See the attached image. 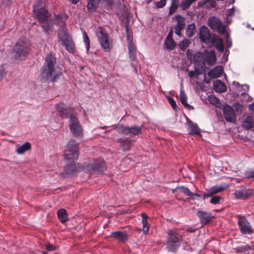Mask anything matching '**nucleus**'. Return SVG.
Masks as SVG:
<instances>
[{
	"label": "nucleus",
	"instance_id": "1",
	"mask_svg": "<svg viewBox=\"0 0 254 254\" xmlns=\"http://www.w3.org/2000/svg\"><path fill=\"white\" fill-rule=\"evenodd\" d=\"M45 0H35L33 12L43 29V32L49 34L52 26L51 15L48 10L45 8Z\"/></svg>",
	"mask_w": 254,
	"mask_h": 254
},
{
	"label": "nucleus",
	"instance_id": "2",
	"mask_svg": "<svg viewBox=\"0 0 254 254\" xmlns=\"http://www.w3.org/2000/svg\"><path fill=\"white\" fill-rule=\"evenodd\" d=\"M56 63V59L53 54L50 53L46 56L41 72L42 82H46L51 78V82L54 83L57 82L63 77V73L61 71L55 72L52 76Z\"/></svg>",
	"mask_w": 254,
	"mask_h": 254
},
{
	"label": "nucleus",
	"instance_id": "3",
	"mask_svg": "<svg viewBox=\"0 0 254 254\" xmlns=\"http://www.w3.org/2000/svg\"><path fill=\"white\" fill-rule=\"evenodd\" d=\"M96 35L103 50L106 53L110 52L113 48V42L107 31L103 28L99 27Z\"/></svg>",
	"mask_w": 254,
	"mask_h": 254
},
{
	"label": "nucleus",
	"instance_id": "4",
	"mask_svg": "<svg viewBox=\"0 0 254 254\" xmlns=\"http://www.w3.org/2000/svg\"><path fill=\"white\" fill-rule=\"evenodd\" d=\"M30 45L28 43L23 41H19L15 44L12 55L13 58L16 60H24L28 55Z\"/></svg>",
	"mask_w": 254,
	"mask_h": 254
},
{
	"label": "nucleus",
	"instance_id": "5",
	"mask_svg": "<svg viewBox=\"0 0 254 254\" xmlns=\"http://www.w3.org/2000/svg\"><path fill=\"white\" fill-rule=\"evenodd\" d=\"M83 170L90 175L102 173L106 170L105 162L101 159L93 160L84 166Z\"/></svg>",
	"mask_w": 254,
	"mask_h": 254
},
{
	"label": "nucleus",
	"instance_id": "6",
	"mask_svg": "<svg viewBox=\"0 0 254 254\" xmlns=\"http://www.w3.org/2000/svg\"><path fill=\"white\" fill-rule=\"evenodd\" d=\"M182 238L177 230H170L168 233L166 247L168 251L174 252L180 246Z\"/></svg>",
	"mask_w": 254,
	"mask_h": 254
},
{
	"label": "nucleus",
	"instance_id": "7",
	"mask_svg": "<svg viewBox=\"0 0 254 254\" xmlns=\"http://www.w3.org/2000/svg\"><path fill=\"white\" fill-rule=\"evenodd\" d=\"M78 143L74 139H71L67 143L65 149V160H77L78 158Z\"/></svg>",
	"mask_w": 254,
	"mask_h": 254
},
{
	"label": "nucleus",
	"instance_id": "8",
	"mask_svg": "<svg viewBox=\"0 0 254 254\" xmlns=\"http://www.w3.org/2000/svg\"><path fill=\"white\" fill-rule=\"evenodd\" d=\"M69 127L73 136L80 138L83 137L82 127L76 116L71 117L69 121Z\"/></svg>",
	"mask_w": 254,
	"mask_h": 254
},
{
	"label": "nucleus",
	"instance_id": "9",
	"mask_svg": "<svg viewBox=\"0 0 254 254\" xmlns=\"http://www.w3.org/2000/svg\"><path fill=\"white\" fill-rule=\"evenodd\" d=\"M59 117L62 119H69L71 116H75L72 114V110L70 107H66L64 104L60 102L55 105Z\"/></svg>",
	"mask_w": 254,
	"mask_h": 254
},
{
	"label": "nucleus",
	"instance_id": "10",
	"mask_svg": "<svg viewBox=\"0 0 254 254\" xmlns=\"http://www.w3.org/2000/svg\"><path fill=\"white\" fill-rule=\"evenodd\" d=\"M238 225L241 234L244 235L251 234L254 230L247 219L245 216L238 215Z\"/></svg>",
	"mask_w": 254,
	"mask_h": 254
},
{
	"label": "nucleus",
	"instance_id": "11",
	"mask_svg": "<svg viewBox=\"0 0 254 254\" xmlns=\"http://www.w3.org/2000/svg\"><path fill=\"white\" fill-rule=\"evenodd\" d=\"M193 62L196 66V71L197 74H201L205 67L204 53H196L193 56Z\"/></svg>",
	"mask_w": 254,
	"mask_h": 254
},
{
	"label": "nucleus",
	"instance_id": "12",
	"mask_svg": "<svg viewBox=\"0 0 254 254\" xmlns=\"http://www.w3.org/2000/svg\"><path fill=\"white\" fill-rule=\"evenodd\" d=\"M209 27L219 33L224 34L225 32V26L222 24L221 21L215 17H211L208 19Z\"/></svg>",
	"mask_w": 254,
	"mask_h": 254
},
{
	"label": "nucleus",
	"instance_id": "13",
	"mask_svg": "<svg viewBox=\"0 0 254 254\" xmlns=\"http://www.w3.org/2000/svg\"><path fill=\"white\" fill-rule=\"evenodd\" d=\"M234 194L237 199L245 200L254 195V190L250 189L238 190L235 191Z\"/></svg>",
	"mask_w": 254,
	"mask_h": 254
},
{
	"label": "nucleus",
	"instance_id": "14",
	"mask_svg": "<svg viewBox=\"0 0 254 254\" xmlns=\"http://www.w3.org/2000/svg\"><path fill=\"white\" fill-rule=\"evenodd\" d=\"M77 160H66V165L64 167L65 172L63 173L61 175L64 177H67L77 172L78 168L75 163Z\"/></svg>",
	"mask_w": 254,
	"mask_h": 254
},
{
	"label": "nucleus",
	"instance_id": "15",
	"mask_svg": "<svg viewBox=\"0 0 254 254\" xmlns=\"http://www.w3.org/2000/svg\"><path fill=\"white\" fill-rule=\"evenodd\" d=\"M223 112L225 120L230 123H235L236 116L234 109L230 105H225L223 107Z\"/></svg>",
	"mask_w": 254,
	"mask_h": 254
},
{
	"label": "nucleus",
	"instance_id": "16",
	"mask_svg": "<svg viewBox=\"0 0 254 254\" xmlns=\"http://www.w3.org/2000/svg\"><path fill=\"white\" fill-rule=\"evenodd\" d=\"M199 36L201 40L205 44H209L212 38L209 29L205 26H202L200 29Z\"/></svg>",
	"mask_w": 254,
	"mask_h": 254
},
{
	"label": "nucleus",
	"instance_id": "17",
	"mask_svg": "<svg viewBox=\"0 0 254 254\" xmlns=\"http://www.w3.org/2000/svg\"><path fill=\"white\" fill-rule=\"evenodd\" d=\"M177 23L175 25V33L178 36H181V32L184 29L185 26V19L180 14H178L175 17Z\"/></svg>",
	"mask_w": 254,
	"mask_h": 254
},
{
	"label": "nucleus",
	"instance_id": "18",
	"mask_svg": "<svg viewBox=\"0 0 254 254\" xmlns=\"http://www.w3.org/2000/svg\"><path fill=\"white\" fill-rule=\"evenodd\" d=\"M205 64L212 65L216 62V55L213 51H205L204 52Z\"/></svg>",
	"mask_w": 254,
	"mask_h": 254
},
{
	"label": "nucleus",
	"instance_id": "19",
	"mask_svg": "<svg viewBox=\"0 0 254 254\" xmlns=\"http://www.w3.org/2000/svg\"><path fill=\"white\" fill-rule=\"evenodd\" d=\"M116 141L121 144L120 148L123 151L128 150L132 142V140L129 137L118 138Z\"/></svg>",
	"mask_w": 254,
	"mask_h": 254
},
{
	"label": "nucleus",
	"instance_id": "20",
	"mask_svg": "<svg viewBox=\"0 0 254 254\" xmlns=\"http://www.w3.org/2000/svg\"><path fill=\"white\" fill-rule=\"evenodd\" d=\"M197 215L200 219V223L202 224H207L213 218V216L210 213L202 211H198Z\"/></svg>",
	"mask_w": 254,
	"mask_h": 254
},
{
	"label": "nucleus",
	"instance_id": "21",
	"mask_svg": "<svg viewBox=\"0 0 254 254\" xmlns=\"http://www.w3.org/2000/svg\"><path fill=\"white\" fill-rule=\"evenodd\" d=\"M210 43L215 44V47L219 52H222L224 50V44L223 40L215 35H212V38Z\"/></svg>",
	"mask_w": 254,
	"mask_h": 254
},
{
	"label": "nucleus",
	"instance_id": "22",
	"mask_svg": "<svg viewBox=\"0 0 254 254\" xmlns=\"http://www.w3.org/2000/svg\"><path fill=\"white\" fill-rule=\"evenodd\" d=\"M223 71L221 66H216L209 71L208 75L211 78H218L222 75Z\"/></svg>",
	"mask_w": 254,
	"mask_h": 254
},
{
	"label": "nucleus",
	"instance_id": "23",
	"mask_svg": "<svg viewBox=\"0 0 254 254\" xmlns=\"http://www.w3.org/2000/svg\"><path fill=\"white\" fill-rule=\"evenodd\" d=\"M87 0V9L90 12H94L96 11L99 7L100 0Z\"/></svg>",
	"mask_w": 254,
	"mask_h": 254
},
{
	"label": "nucleus",
	"instance_id": "24",
	"mask_svg": "<svg viewBox=\"0 0 254 254\" xmlns=\"http://www.w3.org/2000/svg\"><path fill=\"white\" fill-rule=\"evenodd\" d=\"M198 6L205 9H210L216 6V2L214 0H201L198 3Z\"/></svg>",
	"mask_w": 254,
	"mask_h": 254
},
{
	"label": "nucleus",
	"instance_id": "25",
	"mask_svg": "<svg viewBox=\"0 0 254 254\" xmlns=\"http://www.w3.org/2000/svg\"><path fill=\"white\" fill-rule=\"evenodd\" d=\"M213 88L216 92L218 93H223L227 90L226 86L220 80H216L214 81Z\"/></svg>",
	"mask_w": 254,
	"mask_h": 254
},
{
	"label": "nucleus",
	"instance_id": "26",
	"mask_svg": "<svg viewBox=\"0 0 254 254\" xmlns=\"http://www.w3.org/2000/svg\"><path fill=\"white\" fill-rule=\"evenodd\" d=\"M58 38L61 41L62 45H65V43L72 40L71 37L69 34L64 30L59 31L58 32Z\"/></svg>",
	"mask_w": 254,
	"mask_h": 254
},
{
	"label": "nucleus",
	"instance_id": "27",
	"mask_svg": "<svg viewBox=\"0 0 254 254\" xmlns=\"http://www.w3.org/2000/svg\"><path fill=\"white\" fill-rule=\"evenodd\" d=\"M224 190V188L218 186H214L208 190H207V193H205L203 195V199H205L207 197H209L214 194L220 192Z\"/></svg>",
	"mask_w": 254,
	"mask_h": 254
},
{
	"label": "nucleus",
	"instance_id": "28",
	"mask_svg": "<svg viewBox=\"0 0 254 254\" xmlns=\"http://www.w3.org/2000/svg\"><path fill=\"white\" fill-rule=\"evenodd\" d=\"M111 236L120 241L125 242L127 239V236L126 232L121 231L113 232L111 233Z\"/></svg>",
	"mask_w": 254,
	"mask_h": 254
},
{
	"label": "nucleus",
	"instance_id": "29",
	"mask_svg": "<svg viewBox=\"0 0 254 254\" xmlns=\"http://www.w3.org/2000/svg\"><path fill=\"white\" fill-rule=\"evenodd\" d=\"M67 17L68 16L66 14H55L54 18V24L57 25H63L65 23V21L67 19Z\"/></svg>",
	"mask_w": 254,
	"mask_h": 254
},
{
	"label": "nucleus",
	"instance_id": "30",
	"mask_svg": "<svg viewBox=\"0 0 254 254\" xmlns=\"http://www.w3.org/2000/svg\"><path fill=\"white\" fill-rule=\"evenodd\" d=\"M188 129L192 135H200V129L197 124L191 122H188Z\"/></svg>",
	"mask_w": 254,
	"mask_h": 254
},
{
	"label": "nucleus",
	"instance_id": "31",
	"mask_svg": "<svg viewBox=\"0 0 254 254\" xmlns=\"http://www.w3.org/2000/svg\"><path fill=\"white\" fill-rule=\"evenodd\" d=\"M242 126L247 129L254 128V119L251 116H247L243 121Z\"/></svg>",
	"mask_w": 254,
	"mask_h": 254
},
{
	"label": "nucleus",
	"instance_id": "32",
	"mask_svg": "<svg viewBox=\"0 0 254 254\" xmlns=\"http://www.w3.org/2000/svg\"><path fill=\"white\" fill-rule=\"evenodd\" d=\"M57 215L59 220L62 223H64L68 220V215L66 211L64 208H61L58 210Z\"/></svg>",
	"mask_w": 254,
	"mask_h": 254
},
{
	"label": "nucleus",
	"instance_id": "33",
	"mask_svg": "<svg viewBox=\"0 0 254 254\" xmlns=\"http://www.w3.org/2000/svg\"><path fill=\"white\" fill-rule=\"evenodd\" d=\"M113 129H116L119 133H122L126 135L128 134V127H125L122 125L115 124L112 126Z\"/></svg>",
	"mask_w": 254,
	"mask_h": 254
},
{
	"label": "nucleus",
	"instance_id": "34",
	"mask_svg": "<svg viewBox=\"0 0 254 254\" xmlns=\"http://www.w3.org/2000/svg\"><path fill=\"white\" fill-rule=\"evenodd\" d=\"M31 148V144L29 142H26L21 146H17L16 152L19 154H23Z\"/></svg>",
	"mask_w": 254,
	"mask_h": 254
},
{
	"label": "nucleus",
	"instance_id": "35",
	"mask_svg": "<svg viewBox=\"0 0 254 254\" xmlns=\"http://www.w3.org/2000/svg\"><path fill=\"white\" fill-rule=\"evenodd\" d=\"M171 6L169 8V15H173L179 7V0H171Z\"/></svg>",
	"mask_w": 254,
	"mask_h": 254
},
{
	"label": "nucleus",
	"instance_id": "36",
	"mask_svg": "<svg viewBox=\"0 0 254 254\" xmlns=\"http://www.w3.org/2000/svg\"><path fill=\"white\" fill-rule=\"evenodd\" d=\"M128 55L129 58L132 61L136 60V51L135 46L133 45H127Z\"/></svg>",
	"mask_w": 254,
	"mask_h": 254
},
{
	"label": "nucleus",
	"instance_id": "37",
	"mask_svg": "<svg viewBox=\"0 0 254 254\" xmlns=\"http://www.w3.org/2000/svg\"><path fill=\"white\" fill-rule=\"evenodd\" d=\"M164 46L166 49L172 50L175 48L176 44L173 39H166Z\"/></svg>",
	"mask_w": 254,
	"mask_h": 254
},
{
	"label": "nucleus",
	"instance_id": "38",
	"mask_svg": "<svg viewBox=\"0 0 254 254\" xmlns=\"http://www.w3.org/2000/svg\"><path fill=\"white\" fill-rule=\"evenodd\" d=\"M180 101L181 103L185 107L190 108L191 106L187 103V97L183 91L180 92Z\"/></svg>",
	"mask_w": 254,
	"mask_h": 254
},
{
	"label": "nucleus",
	"instance_id": "39",
	"mask_svg": "<svg viewBox=\"0 0 254 254\" xmlns=\"http://www.w3.org/2000/svg\"><path fill=\"white\" fill-rule=\"evenodd\" d=\"M65 46L66 50L70 53H74L75 52V46L72 40H70L68 42L65 43V45H63Z\"/></svg>",
	"mask_w": 254,
	"mask_h": 254
},
{
	"label": "nucleus",
	"instance_id": "40",
	"mask_svg": "<svg viewBox=\"0 0 254 254\" xmlns=\"http://www.w3.org/2000/svg\"><path fill=\"white\" fill-rule=\"evenodd\" d=\"M128 134L137 135L141 132V127L135 126L128 127Z\"/></svg>",
	"mask_w": 254,
	"mask_h": 254
},
{
	"label": "nucleus",
	"instance_id": "41",
	"mask_svg": "<svg viewBox=\"0 0 254 254\" xmlns=\"http://www.w3.org/2000/svg\"><path fill=\"white\" fill-rule=\"evenodd\" d=\"M195 28L194 24H191L188 26L186 29V34L189 37H191L193 34V31Z\"/></svg>",
	"mask_w": 254,
	"mask_h": 254
},
{
	"label": "nucleus",
	"instance_id": "42",
	"mask_svg": "<svg viewBox=\"0 0 254 254\" xmlns=\"http://www.w3.org/2000/svg\"><path fill=\"white\" fill-rule=\"evenodd\" d=\"M190 44V42L189 40L187 39H185L182 40L179 43V46L180 49H181L182 51H185Z\"/></svg>",
	"mask_w": 254,
	"mask_h": 254
},
{
	"label": "nucleus",
	"instance_id": "43",
	"mask_svg": "<svg viewBox=\"0 0 254 254\" xmlns=\"http://www.w3.org/2000/svg\"><path fill=\"white\" fill-rule=\"evenodd\" d=\"M177 189H179L181 192L183 193L188 196H190L192 195V192H191L190 189L187 187L184 186H180L178 187Z\"/></svg>",
	"mask_w": 254,
	"mask_h": 254
},
{
	"label": "nucleus",
	"instance_id": "44",
	"mask_svg": "<svg viewBox=\"0 0 254 254\" xmlns=\"http://www.w3.org/2000/svg\"><path fill=\"white\" fill-rule=\"evenodd\" d=\"M83 37V42L85 45L86 49L87 51H88L90 48V40L89 39L85 31H83L82 32Z\"/></svg>",
	"mask_w": 254,
	"mask_h": 254
},
{
	"label": "nucleus",
	"instance_id": "45",
	"mask_svg": "<svg viewBox=\"0 0 254 254\" xmlns=\"http://www.w3.org/2000/svg\"><path fill=\"white\" fill-rule=\"evenodd\" d=\"M126 34H127V40L128 43L127 45H133L132 43V36L129 33V28L128 26L126 27Z\"/></svg>",
	"mask_w": 254,
	"mask_h": 254
},
{
	"label": "nucleus",
	"instance_id": "46",
	"mask_svg": "<svg viewBox=\"0 0 254 254\" xmlns=\"http://www.w3.org/2000/svg\"><path fill=\"white\" fill-rule=\"evenodd\" d=\"M251 250V247L248 245L241 246L236 248V251L239 253L247 252Z\"/></svg>",
	"mask_w": 254,
	"mask_h": 254
},
{
	"label": "nucleus",
	"instance_id": "47",
	"mask_svg": "<svg viewBox=\"0 0 254 254\" xmlns=\"http://www.w3.org/2000/svg\"><path fill=\"white\" fill-rule=\"evenodd\" d=\"M148 216L146 214L144 213V234H146L148 233V231L149 229V225L147 222V219Z\"/></svg>",
	"mask_w": 254,
	"mask_h": 254
},
{
	"label": "nucleus",
	"instance_id": "48",
	"mask_svg": "<svg viewBox=\"0 0 254 254\" xmlns=\"http://www.w3.org/2000/svg\"><path fill=\"white\" fill-rule=\"evenodd\" d=\"M222 197L220 196L215 195L212 197L210 199V203L213 204H217L220 203V201L222 200Z\"/></svg>",
	"mask_w": 254,
	"mask_h": 254
},
{
	"label": "nucleus",
	"instance_id": "49",
	"mask_svg": "<svg viewBox=\"0 0 254 254\" xmlns=\"http://www.w3.org/2000/svg\"><path fill=\"white\" fill-rule=\"evenodd\" d=\"M167 99H168L169 103L171 105L174 111H176L177 109V106L176 101L174 100V99L171 97L169 96L167 97Z\"/></svg>",
	"mask_w": 254,
	"mask_h": 254
},
{
	"label": "nucleus",
	"instance_id": "50",
	"mask_svg": "<svg viewBox=\"0 0 254 254\" xmlns=\"http://www.w3.org/2000/svg\"><path fill=\"white\" fill-rule=\"evenodd\" d=\"M208 100L210 103L213 105H217L219 104V100L214 96L210 95L208 96Z\"/></svg>",
	"mask_w": 254,
	"mask_h": 254
},
{
	"label": "nucleus",
	"instance_id": "51",
	"mask_svg": "<svg viewBox=\"0 0 254 254\" xmlns=\"http://www.w3.org/2000/svg\"><path fill=\"white\" fill-rule=\"evenodd\" d=\"M6 75V71L5 70L4 65L1 64L0 66V80L4 78Z\"/></svg>",
	"mask_w": 254,
	"mask_h": 254
},
{
	"label": "nucleus",
	"instance_id": "52",
	"mask_svg": "<svg viewBox=\"0 0 254 254\" xmlns=\"http://www.w3.org/2000/svg\"><path fill=\"white\" fill-rule=\"evenodd\" d=\"M246 178L254 180V170L248 171L245 173Z\"/></svg>",
	"mask_w": 254,
	"mask_h": 254
},
{
	"label": "nucleus",
	"instance_id": "53",
	"mask_svg": "<svg viewBox=\"0 0 254 254\" xmlns=\"http://www.w3.org/2000/svg\"><path fill=\"white\" fill-rule=\"evenodd\" d=\"M46 249L48 252H53L57 249V247L53 244L48 243L46 245Z\"/></svg>",
	"mask_w": 254,
	"mask_h": 254
},
{
	"label": "nucleus",
	"instance_id": "54",
	"mask_svg": "<svg viewBox=\"0 0 254 254\" xmlns=\"http://www.w3.org/2000/svg\"><path fill=\"white\" fill-rule=\"evenodd\" d=\"M166 4V3L163 1L162 0H161L160 1L154 2V5L156 6V7L158 8H161L165 6Z\"/></svg>",
	"mask_w": 254,
	"mask_h": 254
},
{
	"label": "nucleus",
	"instance_id": "55",
	"mask_svg": "<svg viewBox=\"0 0 254 254\" xmlns=\"http://www.w3.org/2000/svg\"><path fill=\"white\" fill-rule=\"evenodd\" d=\"M187 58L190 60L191 62H193V56L194 54H193V51L191 50H188L186 53Z\"/></svg>",
	"mask_w": 254,
	"mask_h": 254
},
{
	"label": "nucleus",
	"instance_id": "56",
	"mask_svg": "<svg viewBox=\"0 0 254 254\" xmlns=\"http://www.w3.org/2000/svg\"><path fill=\"white\" fill-rule=\"evenodd\" d=\"M199 74H197V72L196 71V66H194V71L191 70L189 73V76L190 78H192L195 76L197 78L198 75Z\"/></svg>",
	"mask_w": 254,
	"mask_h": 254
},
{
	"label": "nucleus",
	"instance_id": "57",
	"mask_svg": "<svg viewBox=\"0 0 254 254\" xmlns=\"http://www.w3.org/2000/svg\"><path fill=\"white\" fill-rule=\"evenodd\" d=\"M173 32L172 31H170L168 33L167 37L166 39H173L172 38Z\"/></svg>",
	"mask_w": 254,
	"mask_h": 254
},
{
	"label": "nucleus",
	"instance_id": "58",
	"mask_svg": "<svg viewBox=\"0 0 254 254\" xmlns=\"http://www.w3.org/2000/svg\"><path fill=\"white\" fill-rule=\"evenodd\" d=\"M195 231V229H192V228H189L186 229V231L188 232L193 233Z\"/></svg>",
	"mask_w": 254,
	"mask_h": 254
},
{
	"label": "nucleus",
	"instance_id": "59",
	"mask_svg": "<svg viewBox=\"0 0 254 254\" xmlns=\"http://www.w3.org/2000/svg\"><path fill=\"white\" fill-rule=\"evenodd\" d=\"M70 1L73 4H77L80 0H68Z\"/></svg>",
	"mask_w": 254,
	"mask_h": 254
},
{
	"label": "nucleus",
	"instance_id": "60",
	"mask_svg": "<svg viewBox=\"0 0 254 254\" xmlns=\"http://www.w3.org/2000/svg\"><path fill=\"white\" fill-rule=\"evenodd\" d=\"M191 197H193V196H196V197H201V195L198 193H193V192H191Z\"/></svg>",
	"mask_w": 254,
	"mask_h": 254
},
{
	"label": "nucleus",
	"instance_id": "61",
	"mask_svg": "<svg viewBox=\"0 0 254 254\" xmlns=\"http://www.w3.org/2000/svg\"><path fill=\"white\" fill-rule=\"evenodd\" d=\"M108 127V126H103V127H98V128H101V129H106Z\"/></svg>",
	"mask_w": 254,
	"mask_h": 254
},
{
	"label": "nucleus",
	"instance_id": "62",
	"mask_svg": "<svg viewBox=\"0 0 254 254\" xmlns=\"http://www.w3.org/2000/svg\"><path fill=\"white\" fill-rule=\"evenodd\" d=\"M233 9L232 8V9H230L229 10V15H231L232 14V13L233 12Z\"/></svg>",
	"mask_w": 254,
	"mask_h": 254
},
{
	"label": "nucleus",
	"instance_id": "63",
	"mask_svg": "<svg viewBox=\"0 0 254 254\" xmlns=\"http://www.w3.org/2000/svg\"><path fill=\"white\" fill-rule=\"evenodd\" d=\"M127 159H126L125 160H123L122 162V164H121V166H122L123 164H124L125 163H126V162L127 161Z\"/></svg>",
	"mask_w": 254,
	"mask_h": 254
},
{
	"label": "nucleus",
	"instance_id": "64",
	"mask_svg": "<svg viewBox=\"0 0 254 254\" xmlns=\"http://www.w3.org/2000/svg\"><path fill=\"white\" fill-rule=\"evenodd\" d=\"M41 253H42V254H48V253H47V252H45V251H42V252H41Z\"/></svg>",
	"mask_w": 254,
	"mask_h": 254
}]
</instances>
